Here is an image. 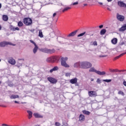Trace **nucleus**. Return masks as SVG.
<instances>
[{"instance_id": "obj_1", "label": "nucleus", "mask_w": 126, "mask_h": 126, "mask_svg": "<svg viewBox=\"0 0 126 126\" xmlns=\"http://www.w3.org/2000/svg\"><path fill=\"white\" fill-rule=\"evenodd\" d=\"M92 67V64L89 62H83L81 63V68L87 69Z\"/></svg>"}, {"instance_id": "obj_2", "label": "nucleus", "mask_w": 126, "mask_h": 126, "mask_svg": "<svg viewBox=\"0 0 126 126\" xmlns=\"http://www.w3.org/2000/svg\"><path fill=\"white\" fill-rule=\"evenodd\" d=\"M40 51L42 53H45V54H49L50 55L56 53V50L55 49H50L47 48H44L40 49Z\"/></svg>"}, {"instance_id": "obj_3", "label": "nucleus", "mask_w": 126, "mask_h": 126, "mask_svg": "<svg viewBox=\"0 0 126 126\" xmlns=\"http://www.w3.org/2000/svg\"><path fill=\"white\" fill-rule=\"evenodd\" d=\"M23 22L26 26H30L31 25H32V19L30 18H25L23 19Z\"/></svg>"}, {"instance_id": "obj_4", "label": "nucleus", "mask_w": 126, "mask_h": 126, "mask_svg": "<svg viewBox=\"0 0 126 126\" xmlns=\"http://www.w3.org/2000/svg\"><path fill=\"white\" fill-rule=\"evenodd\" d=\"M61 65H62V66H64V67H69V65L67 64V63H66V61L68 60L67 57H62L61 58Z\"/></svg>"}, {"instance_id": "obj_5", "label": "nucleus", "mask_w": 126, "mask_h": 126, "mask_svg": "<svg viewBox=\"0 0 126 126\" xmlns=\"http://www.w3.org/2000/svg\"><path fill=\"white\" fill-rule=\"evenodd\" d=\"M7 45H9L10 46H15V44H13L10 42L2 41L0 42V47H5V46H7Z\"/></svg>"}, {"instance_id": "obj_6", "label": "nucleus", "mask_w": 126, "mask_h": 126, "mask_svg": "<svg viewBox=\"0 0 126 126\" xmlns=\"http://www.w3.org/2000/svg\"><path fill=\"white\" fill-rule=\"evenodd\" d=\"M30 41L31 43H32V44H34V47L33 49V54H36L38 51V46H37V44H36V43H35L34 41L30 40Z\"/></svg>"}, {"instance_id": "obj_7", "label": "nucleus", "mask_w": 126, "mask_h": 126, "mask_svg": "<svg viewBox=\"0 0 126 126\" xmlns=\"http://www.w3.org/2000/svg\"><path fill=\"white\" fill-rule=\"evenodd\" d=\"M117 18L119 21H124L125 20V16L119 14L117 15Z\"/></svg>"}, {"instance_id": "obj_8", "label": "nucleus", "mask_w": 126, "mask_h": 126, "mask_svg": "<svg viewBox=\"0 0 126 126\" xmlns=\"http://www.w3.org/2000/svg\"><path fill=\"white\" fill-rule=\"evenodd\" d=\"M118 4L119 6H120V7H126V4L123 1H118Z\"/></svg>"}, {"instance_id": "obj_9", "label": "nucleus", "mask_w": 126, "mask_h": 126, "mask_svg": "<svg viewBox=\"0 0 126 126\" xmlns=\"http://www.w3.org/2000/svg\"><path fill=\"white\" fill-rule=\"evenodd\" d=\"M89 95L91 97H95L97 96V93L94 91H90L89 92Z\"/></svg>"}, {"instance_id": "obj_10", "label": "nucleus", "mask_w": 126, "mask_h": 126, "mask_svg": "<svg viewBox=\"0 0 126 126\" xmlns=\"http://www.w3.org/2000/svg\"><path fill=\"white\" fill-rule=\"evenodd\" d=\"M10 30H11L12 31H19L20 29H19V28L18 27H13V26H10Z\"/></svg>"}, {"instance_id": "obj_11", "label": "nucleus", "mask_w": 126, "mask_h": 126, "mask_svg": "<svg viewBox=\"0 0 126 126\" xmlns=\"http://www.w3.org/2000/svg\"><path fill=\"white\" fill-rule=\"evenodd\" d=\"M47 63H54V58L53 56L48 57L46 59Z\"/></svg>"}, {"instance_id": "obj_12", "label": "nucleus", "mask_w": 126, "mask_h": 126, "mask_svg": "<svg viewBox=\"0 0 126 126\" xmlns=\"http://www.w3.org/2000/svg\"><path fill=\"white\" fill-rule=\"evenodd\" d=\"M76 33H77V31L72 32L67 35V37H73V36L76 35Z\"/></svg>"}, {"instance_id": "obj_13", "label": "nucleus", "mask_w": 126, "mask_h": 126, "mask_svg": "<svg viewBox=\"0 0 126 126\" xmlns=\"http://www.w3.org/2000/svg\"><path fill=\"white\" fill-rule=\"evenodd\" d=\"M96 73L98 75H106V72L105 71H100L97 70L96 71Z\"/></svg>"}, {"instance_id": "obj_14", "label": "nucleus", "mask_w": 126, "mask_h": 126, "mask_svg": "<svg viewBox=\"0 0 126 126\" xmlns=\"http://www.w3.org/2000/svg\"><path fill=\"white\" fill-rule=\"evenodd\" d=\"M126 24H124L122 28L119 29L120 32H124V31H126Z\"/></svg>"}, {"instance_id": "obj_15", "label": "nucleus", "mask_w": 126, "mask_h": 126, "mask_svg": "<svg viewBox=\"0 0 126 126\" xmlns=\"http://www.w3.org/2000/svg\"><path fill=\"white\" fill-rule=\"evenodd\" d=\"M126 54V52L120 54L119 56L116 57L115 58H114L113 61H116L117 60H118V59H120V58H121V57H123V56H125Z\"/></svg>"}, {"instance_id": "obj_16", "label": "nucleus", "mask_w": 126, "mask_h": 126, "mask_svg": "<svg viewBox=\"0 0 126 126\" xmlns=\"http://www.w3.org/2000/svg\"><path fill=\"white\" fill-rule=\"evenodd\" d=\"M8 62L9 63H10L11 64H12L13 65H14V64H15V63H16L15 60L13 59H9L8 60Z\"/></svg>"}, {"instance_id": "obj_17", "label": "nucleus", "mask_w": 126, "mask_h": 126, "mask_svg": "<svg viewBox=\"0 0 126 126\" xmlns=\"http://www.w3.org/2000/svg\"><path fill=\"white\" fill-rule=\"evenodd\" d=\"M79 121L80 122H84L85 121V116L82 114L80 115Z\"/></svg>"}, {"instance_id": "obj_18", "label": "nucleus", "mask_w": 126, "mask_h": 126, "mask_svg": "<svg viewBox=\"0 0 126 126\" xmlns=\"http://www.w3.org/2000/svg\"><path fill=\"white\" fill-rule=\"evenodd\" d=\"M57 70H59V67L57 66H55L52 69L50 70V73H52L53 71H57Z\"/></svg>"}, {"instance_id": "obj_19", "label": "nucleus", "mask_w": 126, "mask_h": 126, "mask_svg": "<svg viewBox=\"0 0 126 126\" xmlns=\"http://www.w3.org/2000/svg\"><path fill=\"white\" fill-rule=\"evenodd\" d=\"M53 58L54 63H55V62L60 61V56H53Z\"/></svg>"}, {"instance_id": "obj_20", "label": "nucleus", "mask_w": 126, "mask_h": 126, "mask_svg": "<svg viewBox=\"0 0 126 126\" xmlns=\"http://www.w3.org/2000/svg\"><path fill=\"white\" fill-rule=\"evenodd\" d=\"M49 82L51 83H52L53 84H56L58 81H57V79H48V80Z\"/></svg>"}, {"instance_id": "obj_21", "label": "nucleus", "mask_w": 126, "mask_h": 126, "mask_svg": "<svg viewBox=\"0 0 126 126\" xmlns=\"http://www.w3.org/2000/svg\"><path fill=\"white\" fill-rule=\"evenodd\" d=\"M81 63L78 62L74 64V67H81Z\"/></svg>"}, {"instance_id": "obj_22", "label": "nucleus", "mask_w": 126, "mask_h": 126, "mask_svg": "<svg viewBox=\"0 0 126 126\" xmlns=\"http://www.w3.org/2000/svg\"><path fill=\"white\" fill-rule=\"evenodd\" d=\"M2 20L3 21H7V20H8V16H7L6 15H3Z\"/></svg>"}, {"instance_id": "obj_23", "label": "nucleus", "mask_w": 126, "mask_h": 126, "mask_svg": "<svg viewBox=\"0 0 126 126\" xmlns=\"http://www.w3.org/2000/svg\"><path fill=\"white\" fill-rule=\"evenodd\" d=\"M10 99H16V98H19V95L12 94L10 96Z\"/></svg>"}, {"instance_id": "obj_24", "label": "nucleus", "mask_w": 126, "mask_h": 126, "mask_svg": "<svg viewBox=\"0 0 126 126\" xmlns=\"http://www.w3.org/2000/svg\"><path fill=\"white\" fill-rule=\"evenodd\" d=\"M111 42L113 45H116L118 43V39L117 38H113L111 40Z\"/></svg>"}, {"instance_id": "obj_25", "label": "nucleus", "mask_w": 126, "mask_h": 126, "mask_svg": "<svg viewBox=\"0 0 126 126\" xmlns=\"http://www.w3.org/2000/svg\"><path fill=\"white\" fill-rule=\"evenodd\" d=\"M38 36H39V37H40V38L44 37V35H43V32H42V30H40L39 31Z\"/></svg>"}, {"instance_id": "obj_26", "label": "nucleus", "mask_w": 126, "mask_h": 126, "mask_svg": "<svg viewBox=\"0 0 126 126\" xmlns=\"http://www.w3.org/2000/svg\"><path fill=\"white\" fill-rule=\"evenodd\" d=\"M106 32H107V30H106V29H102L101 30L100 34V35H105Z\"/></svg>"}, {"instance_id": "obj_27", "label": "nucleus", "mask_w": 126, "mask_h": 126, "mask_svg": "<svg viewBox=\"0 0 126 126\" xmlns=\"http://www.w3.org/2000/svg\"><path fill=\"white\" fill-rule=\"evenodd\" d=\"M98 70L95 69V68L92 67L89 69V71L91 72H95L96 73V71H97Z\"/></svg>"}, {"instance_id": "obj_28", "label": "nucleus", "mask_w": 126, "mask_h": 126, "mask_svg": "<svg viewBox=\"0 0 126 126\" xmlns=\"http://www.w3.org/2000/svg\"><path fill=\"white\" fill-rule=\"evenodd\" d=\"M27 113H28L29 115V119H31V118H32V115H33V113H32V111H30L29 110L27 111Z\"/></svg>"}, {"instance_id": "obj_29", "label": "nucleus", "mask_w": 126, "mask_h": 126, "mask_svg": "<svg viewBox=\"0 0 126 126\" xmlns=\"http://www.w3.org/2000/svg\"><path fill=\"white\" fill-rule=\"evenodd\" d=\"M23 25H24L23 23L21 21H20L18 22V27H22Z\"/></svg>"}, {"instance_id": "obj_30", "label": "nucleus", "mask_w": 126, "mask_h": 126, "mask_svg": "<svg viewBox=\"0 0 126 126\" xmlns=\"http://www.w3.org/2000/svg\"><path fill=\"white\" fill-rule=\"evenodd\" d=\"M70 82L72 84H74V83H76L77 82V79H71L70 80Z\"/></svg>"}, {"instance_id": "obj_31", "label": "nucleus", "mask_w": 126, "mask_h": 126, "mask_svg": "<svg viewBox=\"0 0 126 126\" xmlns=\"http://www.w3.org/2000/svg\"><path fill=\"white\" fill-rule=\"evenodd\" d=\"M71 8L70 7H66L63 10V12L67 11V10H69Z\"/></svg>"}, {"instance_id": "obj_32", "label": "nucleus", "mask_w": 126, "mask_h": 126, "mask_svg": "<svg viewBox=\"0 0 126 126\" xmlns=\"http://www.w3.org/2000/svg\"><path fill=\"white\" fill-rule=\"evenodd\" d=\"M33 116H34L35 118H42V116L40 115L38 113H34Z\"/></svg>"}, {"instance_id": "obj_33", "label": "nucleus", "mask_w": 126, "mask_h": 126, "mask_svg": "<svg viewBox=\"0 0 126 126\" xmlns=\"http://www.w3.org/2000/svg\"><path fill=\"white\" fill-rule=\"evenodd\" d=\"M85 34H86V32H84L83 33H80L79 34H78L77 35V37H82V36H84V35H85Z\"/></svg>"}, {"instance_id": "obj_34", "label": "nucleus", "mask_w": 126, "mask_h": 126, "mask_svg": "<svg viewBox=\"0 0 126 126\" xmlns=\"http://www.w3.org/2000/svg\"><path fill=\"white\" fill-rule=\"evenodd\" d=\"M83 114H85V115H90V112L86 111V110H83Z\"/></svg>"}, {"instance_id": "obj_35", "label": "nucleus", "mask_w": 126, "mask_h": 126, "mask_svg": "<svg viewBox=\"0 0 126 126\" xmlns=\"http://www.w3.org/2000/svg\"><path fill=\"white\" fill-rule=\"evenodd\" d=\"M103 81H104L105 82H111V81H112L111 79H106V80H103Z\"/></svg>"}, {"instance_id": "obj_36", "label": "nucleus", "mask_w": 126, "mask_h": 126, "mask_svg": "<svg viewBox=\"0 0 126 126\" xmlns=\"http://www.w3.org/2000/svg\"><path fill=\"white\" fill-rule=\"evenodd\" d=\"M118 94H121V95H122L123 96H124L125 95V94L124 93V92H122V91H119L118 92Z\"/></svg>"}, {"instance_id": "obj_37", "label": "nucleus", "mask_w": 126, "mask_h": 126, "mask_svg": "<svg viewBox=\"0 0 126 126\" xmlns=\"http://www.w3.org/2000/svg\"><path fill=\"white\" fill-rule=\"evenodd\" d=\"M120 46H123V45H125V42L124 41H121L120 42Z\"/></svg>"}, {"instance_id": "obj_38", "label": "nucleus", "mask_w": 126, "mask_h": 126, "mask_svg": "<svg viewBox=\"0 0 126 126\" xmlns=\"http://www.w3.org/2000/svg\"><path fill=\"white\" fill-rule=\"evenodd\" d=\"M65 76H66L67 77H68V76H70V73H66Z\"/></svg>"}, {"instance_id": "obj_39", "label": "nucleus", "mask_w": 126, "mask_h": 126, "mask_svg": "<svg viewBox=\"0 0 126 126\" xmlns=\"http://www.w3.org/2000/svg\"><path fill=\"white\" fill-rule=\"evenodd\" d=\"M55 126H61V124H60V123H59V122H56Z\"/></svg>"}, {"instance_id": "obj_40", "label": "nucleus", "mask_w": 126, "mask_h": 126, "mask_svg": "<svg viewBox=\"0 0 126 126\" xmlns=\"http://www.w3.org/2000/svg\"><path fill=\"white\" fill-rule=\"evenodd\" d=\"M93 45H94V46H97V45H98V44L97 43V41H94L93 42Z\"/></svg>"}, {"instance_id": "obj_41", "label": "nucleus", "mask_w": 126, "mask_h": 126, "mask_svg": "<svg viewBox=\"0 0 126 126\" xmlns=\"http://www.w3.org/2000/svg\"><path fill=\"white\" fill-rule=\"evenodd\" d=\"M100 58H105L106 57H108L107 55H100Z\"/></svg>"}, {"instance_id": "obj_42", "label": "nucleus", "mask_w": 126, "mask_h": 126, "mask_svg": "<svg viewBox=\"0 0 126 126\" xmlns=\"http://www.w3.org/2000/svg\"><path fill=\"white\" fill-rule=\"evenodd\" d=\"M96 82L97 83H98L99 84H100V83H101V80L100 79H97V81H96Z\"/></svg>"}, {"instance_id": "obj_43", "label": "nucleus", "mask_w": 126, "mask_h": 126, "mask_svg": "<svg viewBox=\"0 0 126 126\" xmlns=\"http://www.w3.org/2000/svg\"><path fill=\"white\" fill-rule=\"evenodd\" d=\"M77 4H78V2H75L72 4L73 5H77Z\"/></svg>"}, {"instance_id": "obj_44", "label": "nucleus", "mask_w": 126, "mask_h": 126, "mask_svg": "<svg viewBox=\"0 0 126 126\" xmlns=\"http://www.w3.org/2000/svg\"><path fill=\"white\" fill-rule=\"evenodd\" d=\"M103 27H104V26L103 25H101L99 26V28H100V29H101V28H102Z\"/></svg>"}, {"instance_id": "obj_45", "label": "nucleus", "mask_w": 126, "mask_h": 126, "mask_svg": "<svg viewBox=\"0 0 126 126\" xmlns=\"http://www.w3.org/2000/svg\"><path fill=\"white\" fill-rule=\"evenodd\" d=\"M8 86H10V87H12L13 86V84H8Z\"/></svg>"}, {"instance_id": "obj_46", "label": "nucleus", "mask_w": 126, "mask_h": 126, "mask_svg": "<svg viewBox=\"0 0 126 126\" xmlns=\"http://www.w3.org/2000/svg\"><path fill=\"white\" fill-rule=\"evenodd\" d=\"M63 126H68V124H67V123H65L63 125Z\"/></svg>"}, {"instance_id": "obj_47", "label": "nucleus", "mask_w": 126, "mask_h": 126, "mask_svg": "<svg viewBox=\"0 0 126 126\" xmlns=\"http://www.w3.org/2000/svg\"><path fill=\"white\" fill-rule=\"evenodd\" d=\"M56 15H57V13H54L53 15V17H55V16H56Z\"/></svg>"}, {"instance_id": "obj_48", "label": "nucleus", "mask_w": 126, "mask_h": 126, "mask_svg": "<svg viewBox=\"0 0 126 126\" xmlns=\"http://www.w3.org/2000/svg\"><path fill=\"white\" fill-rule=\"evenodd\" d=\"M123 84H124V85L125 86H126V81H124V82H123Z\"/></svg>"}, {"instance_id": "obj_49", "label": "nucleus", "mask_w": 126, "mask_h": 126, "mask_svg": "<svg viewBox=\"0 0 126 126\" xmlns=\"http://www.w3.org/2000/svg\"><path fill=\"white\" fill-rule=\"evenodd\" d=\"M14 103H15L16 104H19V102H18V101H16V100H15V101H14Z\"/></svg>"}, {"instance_id": "obj_50", "label": "nucleus", "mask_w": 126, "mask_h": 126, "mask_svg": "<svg viewBox=\"0 0 126 126\" xmlns=\"http://www.w3.org/2000/svg\"><path fill=\"white\" fill-rule=\"evenodd\" d=\"M99 4H100L101 5H103V3L101 2H98Z\"/></svg>"}, {"instance_id": "obj_51", "label": "nucleus", "mask_w": 126, "mask_h": 126, "mask_svg": "<svg viewBox=\"0 0 126 126\" xmlns=\"http://www.w3.org/2000/svg\"><path fill=\"white\" fill-rule=\"evenodd\" d=\"M47 79H54V78H53L52 77H48V78H47Z\"/></svg>"}, {"instance_id": "obj_52", "label": "nucleus", "mask_w": 126, "mask_h": 126, "mask_svg": "<svg viewBox=\"0 0 126 126\" xmlns=\"http://www.w3.org/2000/svg\"><path fill=\"white\" fill-rule=\"evenodd\" d=\"M108 2H111L112 1V0H107Z\"/></svg>"}, {"instance_id": "obj_53", "label": "nucleus", "mask_w": 126, "mask_h": 126, "mask_svg": "<svg viewBox=\"0 0 126 126\" xmlns=\"http://www.w3.org/2000/svg\"><path fill=\"white\" fill-rule=\"evenodd\" d=\"M87 5V3L84 4V6H86Z\"/></svg>"}, {"instance_id": "obj_54", "label": "nucleus", "mask_w": 126, "mask_h": 126, "mask_svg": "<svg viewBox=\"0 0 126 126\" xmlns=\"http://www.w3.org/2000/svg\"><path fill=\"white\" fill-rule=\"evenodd\" d=\"M0 30H1V25H0Z\"/></svg>"}, {"instance_id": "obj_55", "label": "nucleus", "mask_w": 126, "mask_h": 126, "mask_svg": "<svg viewBox=\"0 0 126 126\" xmlns=\"http://www.w3.org/2000/svg\"><path fill=\"white\" fill-rule=\"evenodd\" d=\"M1 8V4L0 3V8Z\"/></svg>"}, {"instance_id": "obj_56", "label": "nucleus", "mask_w": 126, "mask_h": 126, "mask_svg": "<svg viewBox=\"0 0 126 126\" xmlns=\"http://www.w3.org/2000/svg\"><path fill=\"white\" fill-rule=\"evenodd\" d=\"M1 107H5L4 105H0Z\"/></svg>"}, {"instance_id": "obj_57", "label": "nucleus", "mask_w": 126, "mask_h": 126, "mask_svg": "<svg viewBox=\"0 0 126 126\" xmlns=\"http://www.w3.org/2000/svg\"><path fill=\"white\" fill-rule=\"evenodd\" d=\"M1 84V81H0V85Z\"/></svg>"}, {"instance_id": "obj_58", "label": "nucleus", "mask_w": 126, "mask_h": 126, "mask_svg": "<svg viewBox=\"0 0 126 126\" xmlns=\"http://www.w3.org/2000/svg\"><path fill=\"white\" fill-rule=\"evenodd\" d=\"M22 104H25V102H22Z\"/></svg>"}, {"instance_id": "obj_59", "label": "nucleus", "mask_w": 126, "mask_h": 126, "mask_svg": "<svg viewBox=\"0 0 126 126\" xmlns=\"http://www.w3.org/2000/svg\"><path fill=\"white\" fill-rule=\"evenodd\" d=\"M94 80V79H92V80H91V81H93Z\"/></svg>"}, {"instance_id": "obj_60", "label": "nucleus", "mask_w": 126, "mask_h": 126, "mask_svg": "<svg viewBox=\"0 0 126 126\" xmlns=\"http://www.w3.org/2000/svg\"><path fill=\"white\" fill-rule=\"evenodd\" d=\"M74 79H77L76 78H74Z\"/></svg>"}, {"instance_id": "obj_61", "label": "nucleus", "mask_w": 126, "mask_h": 126, "mask_svg": "<svg viewBox=\"0 0 126 126\" xmlns=\"http://www.w3.org/2000/svg\"><path fill=\"white\" fill-rule=\"evenodd\" d=\"M92 36H93V34H92Z\"/></svg>"}, {"instance_id": "obj_62", "label": "nucleus", "mask_w": 126, "mask_h": 126, "mask_svg": "<svg viewBox=\"0 0 126 126\" xmlns=\"http://www.w3.org/2000/svg\"><path fill=\"white\" fill-rule=\"evenodd\" d=\"M0 61H1V60H0Z\"/></svg>"}]
</instances>
